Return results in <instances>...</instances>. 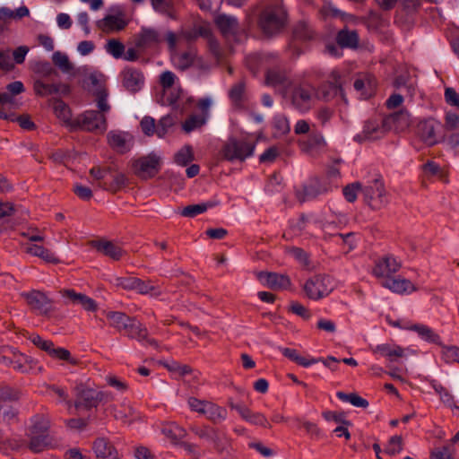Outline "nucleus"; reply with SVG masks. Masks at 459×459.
<instances>
[{
  "label": "nucleus",
  "instance_id": "34",
  "mask_svg": "<svg viewBox=\"0 0 459 459\" xmlns=\"http://www.w3.org/2000/svg\"><path fill=\"white\" fill-rule=\"evenodd\" d=\"M246 96V83L244 81H239L233 84L229 91V98L232 104L239 108L242 106Z\"/></svg>",
  "mask_w": 459,
  "mask_h": 459
},
{
  "label": "nucleus",
  "instance_id": "21",
  "mask_svg": "<svg viewBox=\"0 0 459 459\" xmlns=\"http://www.w3.org/2000/svg\"><path fill=\"white\" fill-rule=\"evenodd\" d=\"M385 125H387L389 131L394 129L395 131H403L411 125V115L407 110H400L394 112L385 117Z\"/></svg>",
  "mask_w": 459,
  "mask_h": 459
},
{
  "label": "nucleus",
  "instance_id": "57",
  "mask_svg": "<svg viewBox=\"0 0 459 459\" xmlns=\"http://www.w3.org/2000/svg\"><path fill=\"white\" fill-rule=\"evenodd\" d=\"M176 75L170 71H165L160 75V84L163 88L164 93L169 89L173 88L175 83Z\"/></svg>",
  "mask_w": 459,
  "mask_h": 459
},
{
  "label": "nucleus",
  "instance_id": "40",
  "mask_svg": "<svg viewBox=\"0 0 459 459\" xmlns=\"http://www.w3.org/2000/svg\"><path fill=\"white\" fill-rule=\"evenodd\" d=\"M108 319L118 331L126 330L133 318L121 312H109Z\"/></svg>",
  "mask_w": 459,
  "mask_h": 459
},
{
  "label": "nucleus",
  "instance_id": "47",
  "mask_svg": "<svg viewBox=\"0 0 459 459\" xmlns=\"http://www.w3.org/2000/svg\"><path fill=\"white\" fill-rule=\"evenodd\" d=\"M169 96L166 99V104L171 106L173 109L179 108V101L184 97V91L180 86L169 89Z\"/></svg>",
  "mask_w": 459,
  "mask_h": 459
},
{
  "label": "nucleus",
  "instance_id": "5",
  "mask_svg": "<svg viewBox=\"0 0 459 459\" xmlns=\"http://www.w3.org/2000/svg\"><path fill=\"white\" fill-rule=\"evenodd\" d=\"M290 104L300 113L309 111L316 99V90L310 84H298L290 91Z\"/></svg>",
  "mask_w": 459,
  "mask_h": 459
},
{
  "label": "nucleus",
  "instance_id": "16",
  "mask_svg": "<svg viewBox=\"0 0 459 459\" xmlns=\"http://www.w3.org/2000/svg\"><path fill=\"white\" fill-rule=\"evenodd\" d=\"M328 188L323 186L318 180L311 181L300 188H297L295 195L299 203H305L325 194Z\"/></svg>",
  "mask_w": 459,
  "mask_h": 459
},
{
  "label": "nucleus",
  "instance_id": "20",
  "mask_svg": "<svg viewBox=\"0 0 459 459\" xmlns=\"http://www.w3.org/2000/svg\"><path fill=\"white\" fill-rule=\"evenodd\" d=\"M260 279H264L265 285L274 290H288L291 281L285 274L260 271Z\"/></svg>",
  "mask_w": 459,
  "mask_h": 459
},
{
  "label": "nucleus",
  "instance_id": "51",
  "mask_svg": "<svg viewBox=\"0 0 459 459\" xmlns=\"http://www.w3.org/2000/svg\"><path fill=\"white\" fill-rule=\"evenodd\" d=\"M48 354L53 358L68 361L73 365L77 364V359L72 358L70 351L65 348H54L53 346Z\"/></svg>",
  "mask_w": 459,
  "mask_h": 459
},
{
  "label": "nucleus",
  "instance_id": "6",
  "mask_svg": "<svg viewBox=\"0 0 459 459\" xmlns=\"http://www.w3.org/2000/svg\"><path fill=\"white\" fill-rule=\"evenodd\" d=\"M161 164V157L156 152H152L147 155L134 160L132 168L134 173L138 178L147 180L154 178L160 172Z\"/></svg>",
  "mask_w": 459,
  "mask_h": 459
},
{
  "label": "nucleus",
  "instance_id": "38",
  "mask_svg": "<svg viewBox=\"0 0 459 459\" xmlns=\"http://www.w3.org/2000/svg\"><path fill=\"white\" fill-rule=\"evenodd\" d=\"M52 62L62 73L70 74L74 66L66 54L56 51L52 55Z\"/></svg>",
  "mask_w": 459,
  "mask_h": 459
},
{
  "label": "nucleus",
  "instance_id": "24",
  "mask_svg": "<svg viewBox=\"0 0 459 459\" xmlns=\"http://www.w3.org/2000/svg\"><path fill=\"white\" fill-rule=\"evenodd\" d=\"M57 442L51 435L30 434L29 448L34 453L54 447Z\"/></svg>",
  "mask_w": 459,
  "mask_h": 459
},
{
  "label": "nucleus",
  "instance_id": "63",
  "mask_svg": "<svg viewBox=\"0 0 459 459\" xmlns=\"http://www.w3.org/2000/svg\"><path fill=\"white\" fill-rule=\"evenodd\" d=\"M430 459H454L449 446H443L433 450L430 454Z\"/></svg>",
  "mask_w": 459,
  "mask_h": 459
},
{
  "label": "nucleus",
  "instance_id": "64",
  "mask_svg": "<svg viewBox=\"0 0 459 459\" xmlns=\"http://www.w3.org/2000/svg\"><path fill=\"white\" fill-rule=\"evenodd\" d=\"M163 433L172 441L176 442L185 436V430L178 426H171L163 429Z\"/></svg>",
  "mask_w": 459,
  "mask_h": 459
},
{
  "label": "nucleus",
  "instance_id": "32",
  "mask_svg": "<svg viewBox=\"0 0 459 459\" xmlns=\"http://www.w3.org/2000/svg\"><path fill=\"white\" fill-rule=\"evenodd\" d=\"M125 331L126 332L127 337L131 339H135L138 342L147 340V328L134 318L131 320L130 324Z\"/></svg>",
  "mask_w": 459,
  "mask_h": 459
},
{
  "label": "nucleus",
  "instance_id": "12",
  "mask_svg": "<svg viewBox=\"0 0 459 459\" xmlns=\"http://www.w3.org/2000/svg\"><path fill=\"white\" fill-rule=\"evenodd\" d=\"M388 131L385 117L369 119L365 122L362 132L355 136V140L359 142L377 140L384 137Z\"/></svg>",
  "mask_w": 459,
  "mask_h": 459
},
{
  "label": "nucleus",
  "instance_id": "17",
  "mask_svg": "<svg viewBox=\"0 0 459 459\" xmlns=\"http://www.w3.org/2000/svg\"><path fill=\"white\" fill-rule=\"evenodd\" d=\"M373 353L386 358L390 362L397 361L399 358L405 357L409 353H414L410 349H404L396 344L383 343L372 349Z\"/></svg>",
  "mask_w": 459,
  "mask_h": 459
},
{
  "label": "nucleus",
  "instance_id": "7",
  "mask_svg": "<svg viewBox=\"0 0 459 459\" xmlns=\"http://www.w3.org/2000/svg\"><path fill=\"white\" fill-rule=\"evenodd\" d=\"M108 394L85 386L82 384L75 387L74 407L77 410H91L96 408L101 402L107 401Z\"/></svg>",
  "mask_w": 459,
  "mask_h": 459
},
{
  "label": "nucleus",
  "instance_id": "26",
  "mask_svg": "<svg viewBox=\"0 0 459 459\" xmlns=\"http://www.w3.org/2000/svg\"><path fill=\"white\" fill-rule=\"evenodd\" d=\"M159 42V34L153 29H142L141 32L135 36L134 45L137 48H148Z\"/></svg>",
  "mask_w": 459,
  "mask_h": 459
},
{
  "label": "nucleus",
  "instance_id": "13",
  "mask_svg": "<svg viewBox=\"0 0 459 459\" xmlns=\"http://www.w3.org/2000/svg\"><path fill=\"white\" fill-rule=\"evenodd\" d=\"M22 297H24L30 307L39 315H48L52 311V301L42 291L31 290L23 293Z\"/></svg>",
  "mask_w": 459,
  "mask_h": 459
},
{
  "label": "nucleus",
  "instance_id": "30",
  "mask_svg": "<svg viewBox=\"0 0 459 459\" xmlns=\"http://www.w3.org/2000/svg\"><path fill=\"white\" fill-rule=\"evenodd\" d=\"M62 97L55 96L50 100V103L56 116L70 126V122H73L74 119L71 118V111L68 105L61 100Z\"/></svg>",
  "mask_w": 459,
  "mask_h": 459
},
{
  "label": "nucleus",
  "instance_id": "14",
  "mask_svg": "<svg viewBox=\"0 0 459 459\" xmlns=\"http://www.w3.org/2000/svg\"><path fill=\"white\" fill-rule=\"evenodd\" d=\"M316 36L313 25L306 19L296 22L291 27V42H308L315 40Z\"/></svg>",
  "mask_w": 459,
  "mask_h": 459
},
{
  "label": "nucleus",
  "instance_id": "36",
  "mask_svg": "<svg viewBox=\"0 0 459 459\" xmlns=\"http://www.w3.org/2000/svg\"><path fill=\"white\" fill-rule=\"evenodd\" d=\"M195 56L196 52L193 48H190L183 53L178 54L174 56L175 65L177 66L178 69L185 71L193 65Z\"/></svg>",
  "mask_w": 459,
  "mask_h": 459
},
{
  "label": "nucleus",
  "instance_id": "37",
  "mask_svg": "<svg viewBox=\"0 0 459 459\" xmlns=\"http://www.w3.org/2000/svg\"><path fill=\"white\" fill-rule=\"evenodd\" d=\"M50 420L44 415H35L32 418L30 434L49 435Z\"/></svg>",
  "mask_w": 459,
  "mask_h": 459
},
{
  "label": "nucleus",
  "instance_id": "59",
  "mask_svg": "<svg viewBox=\"0 0 459 459\" xmlns=\"http://www.w3.org/2000/svg\"><path fill=\"white\" fill-rule=\"evenodd\" d=\"M29 339L35 346H37L38 348H39L40 350H42L48 353L49 352L51 348L54 346L53 342L48 341V340H43L39 334H32L29 337Z\"/></svg>",
  "mask_w": 459,
  "mask_h": 459
},
{
  "label": "nucleus",
  "instance_id": "2",
  "mask_svg": "<svg viewBox=\"0 0 459 459\" xmlns=\"http://www.w3.org/2000/svg\"><path fill=\"white\" fill-rule=\"evenodd\" d=\"M288 24V13L281 4L266 6L260 13V39H270L281 34Z\"/></svg>",
  "mask_w": 459,
  "mask_h": 459
},
{
  "label": "nucleus",
  "instance_id": "62",
  "mask_svg": "<svg viewBox=\"0 0 459 459\" xmlns=\"http://www.w3.org/2000/svg\"><path fill=\"white\" fill-rule=\"evenodd\" d=\"M144 134L151 136L156 133L155 120L151 117H144L140 123Z\"/></svg>",
  "mask_w": 459,
  "mask_h": 459
},
{
  "label": "nucleus",
  "instance_id": "52",
  "mask_svg": "<svg viewBox=\"0 0 459 459\" xmlns=\"http://www.w3.org/2000/svg\"><path fill=\"white\" fill-rule=\"evenodd\" d=\"M273 127L278 134H285L290 129L289 120L283 115H276L273 117Z\"/></svg>",
  "mask_w": 459,
  "mask_h": 459
},
{
  "label": "nucleus",
  "instance_id": "33",
  "mask_svg": "<svg viewBox=\"0 0 459 459\" xmlns=\"http://www.w3.org/2000/svg\"><path fill=\"white\" fill-rule=\"evenodd\" d=\"M431 385L435 392L439 395L441 402L446 406L451 409L459 410V406H457L455 403V396L447 388L443 386L441 384L437 383L436 381H433Z\"/></svg>",
  "mask_w": 459,
  "mask_h": 459
},
{
  "label": "nucleus",
  "instance_id": "3",
  "mask_svg": "<svg viewBox=\"0 0 459 459\" xmlns=\"http://www.w3.org/2000/svg\"><path fill=\"white\" fill-rule=\"evenodd\" d=\"M344 83L341 73L338 70H333L328 76V80L317 88L316 98L325 101H331L340 96L343 104L348 105V100L343 90Z\"/></svg>",
  "mask_w": 459,
  "mask_h": 459
},
{
  "label": "nucleus",
  "instance_id": "61",
  "mask_svg": "<svg viewBox=\"0 0 459 459\" xmlns=\"http://www.w3.org/2000/svg\"><path fill=\"white\" fill-rule=\"evenodd\" d=\"M111 411L115 419L121 421H126L132 415V409L129 406H112Z\"/></svg>",
  "mask_w": 459,
  "mask_h": 459
},
{
  "label": "nucleus",
  "instance_id": "50",
  "mask_svg": "<svg viewBox=\"0 0 459 459\" xmlns=\"http://www.w3.org/2000/svg\"><path fill=\"white\" fill-rule=\"evenodd\" d=\"M134 290L143 295L152 292V295L155 297L160 296L161 293L155 286L152 285L149 281H144L140 278L137 279Z\"/></svg>",
  "mask_w": 459,
  "mask_h": 459
},
{
  "label": "nucleus",
  "instance_id": "4",
  "mask_svg": "<svg viewBox=\"0 0 459 459\" xmlns=\"http://www.w3.org/2000/svg\"><path fill=\"white\" fill-rule=\"evenodd\" d=\"M72 130L104 133L107 130V119L104 114L97 110H87L70 122Z\"/></svg>",
  "mask_w": 459,
  "mask_h": 459
},
{
  "label": "nucleus",
  "instance_id": "54",
  "mask_svg": "<svg viewBox=\"0 0 459 459\" xmlns=\"http://www.w3.org/2000/svg\"><path fill=\"white\" fill-rule=\"evenodd\" d=\"M442 357L446 363H459V348L456 346H444Z\"/></svg>",
  "mask_w": 459,
  "mask_h": 459
},
{
  "label": "nucleus",
  "instance_id": "45",
  "mask_svg": "<svg viewBox=\"0 0 459 459\" xmlns=\"http://www.w3.org/2000/svg\"><path fill=\"white\" fill-rule=\"evenodd\" d=\"M105 49L114 58L118 59L122 57L125 53V45L118 39H111L108 40Z\"/></svg>",
  "mask_w": 459,
  "mask_h": 459
},
{
  "label": "nucleus",
  "instance_id": "39",
  "mask_svg": "<svg viewBox=\"0 0 459 459\" xmlns=\"http://www.w3.org/2000/svg\"><path fill=\"white\" fill-rule=\"evenodd\" d=\"M216 204L214 202H207L197 204L187 205L183 208L180 214L184 217L194 218L207 211L208 208L213 207Z\"/></svg>",
  "mask_w": 459,
  "mask_h": 459
},
{
  "label": "nucleus",
  "instance_id": "28",
  "mask_svg": "<svg viewBox=\"0 0 459 459\" xmlns=\"http://www.w3.org/2000/svg\"><path fill=\"white\" fill-rule=\"evenodd\" d=\"M97 26L103 31L108 32L123 30L126 26V22L119 16L108 14L98 21Z\"/></svg>",
  "mask_w": 459,
  "mask_h": 459
},
{
  "label": "nucleus",
  "instance_id": "8",
  "mask_svg": "<svg viewBox=\"0 0 459 459\" xmlns=\"http://www.w3.org/2000/svg\"><path fill=\"white\" fill-rule=\"evenodd\" d=\"M365 202L373 210L385 207L387 203L386 191L381 177L374 178L361 189Z\"/></svg>",
  "mask_w": 459,
  "mask_h": 459
},
{
  "label": "nucleus",
  "instance_id": "49",
  "mask_svg": "<svg viewBox=\"0 0 459 459\" xmlns=\"http://www.w3.org/2000/svg\"><path fill=\"white\" fill-rule=\"evenodd\" d=\"M94 95L96 96L97 107L99 108V112L105 113L109 111L110 106L107 102L108 91L105 88L96 89L94 91Z\"/></svg>",
  "mask_w": 459,
  "mask_h": 459
},
{
  "label": "nucleus",
  "instance_id": "23",
  "mask_svg": "<svg viewBox=\"0 0 459 459\" xmlns=\"http://www.w3.org/2000/svg\"><path fill=\"white\" fill-rule=\"evenodd\" d=\"M91 244L97 251L104 254L115 261L120 260L125 254V251L120 247L108 240L92 241Z\"/></svg>",
  "mask_w": 459,
  "mask_h": 459
},
{
  "label": "nucleus",
  "instance_id": "9",
  "mask_svg": "<svg viewBox=\"0 0 459 459\" xmlns=\"http://www.w3.org/2000/svg\"><path fill=\"white\" fill-rule=\"evenodd\" d=\"M307 298L318 300L328 296L334 289V283L328 275L318 274L309 278L304 284Z\"/></svg>",
  "mask_w": 459,
  "mask_h": 459
},
{
  "label": "nucleus",
  "instance_id": "10",
  "mask_svg": "<svg viewBox=\"0 0 459 459\" xmlns=\"http://www.w3.org/2000/svg\"><path fill=\"white\" fill-rule=\"evenodd\" d=\"M255 150V144L248 143L245 141H238L230 138L223 147V156L228 160H243L247 157L252 155Z\"/></svg>",
  "mask_w": 459,
  "mask_h": 459
},
{
  "label": "nucleus",
  "instance_id": "35",
  "mask_svg": "<svg viewBox=\"0 0 459 459\" xmlns=\"http://www.w3.org/2000/svg\"><path fill=\"white\" fill-rule=\"evenodd\" d=\"M281 353L287 357L289 359L296 362L297 364L302 366V367H309L313 364H316L319 362V359L311 358H305L299 354L298 351L295 349L290 348H281Z\"/></svg>",
  "mask_w": 459,
  "mask_h": 459
},
{
  "label": "nucleus",
  "instance_id": "31",
  "mask_svg": "<svg viewBox=\"0 0 459 459\" xmlns=\"http://www.w3.org/2000/svg\"><path fill=\"white\" fill-rule=\"evenodd\" d=\"M406 328L411 331L416 332L422 340L428 342L441 344L440 336L428 325L415 324Z\"/></svg>",
  "mask_w": 459,
  "mask_h": 459
},
{
  "label": "nucleus",
  "instance_id": "42",
  "mask_svg": "<svg viewBox=\"0 0 459 459\" xmlns=\"http://www.w3.org/2000/svg\"><path fill=\"white\" fill-rule=\"evenodd\" d=\"M204 415H206V417L213 422H217L225 419L226 410L208 402Z\"/></svg>",
  "mask_w": 459,
  "mask_h": 459
},
{
  "label": "nucleus",
  "instance_id": "55",
  "mask_svg": "<svg viewBox=\"0 0 459 459\" xmlns=\"http://www.w3.org/2000/svg\"><path fill=\"white\" fill-rule=\"evenodd\" d=\"M174 124V119L172 117H170L169 115H167L163 117H161L160 120H159V123L158 125L156 126V134L160 137V138H162L165 136V134H167L168 132V129L169 127H171Z\"/></svg>",
  "mask_w": 459,
  "mask_h": 459
},
{
  "label": "nucleus",
  "instance_id": "22",
  "mask_svg": "<svg viewBox=\"0 0 459 459\" xmlns=\"http://www.w3.org/2000/svg\"><path fill=\"white\" fill-rule=\"evenodd\" d=\"M93 450L97 459H118L117 450L113 445L104 437H99L94 441Z\"/></svg>",
  "mask_w": 459,
  "mask_h": 459
},
{
  "label": "nucleus",
  "instance_id": "19",
  "mask_svg": "<svg viewBox=\"0 0 459 459\" xmlns=\"http://www.w3.org/2000/svg\"><path fill=\"white\" fill-rule=\"evenodd\" d=\"M440 124L433 119H425L418 125V134L420 139L428 145H434L437 143L436 131L439 127Z\"/></svg>",
  "mask_w": 459,
  "mask_h": 459
},
{
  "label": "nucleus",
  "instance_id": "27",
  "mask_svg": "<svg viewBox=\"0 0 459 459\" xmlns=\"http://www.w3.org/2000/svg\"><path fill=\"white\" fill-rule=\"evenodd\" d=\"M288 81V76L284 69L273 67L268 69L264 75V84L271 87L284 85Z\"/></svg>",
  "mask_w": 459,
  "mask_h": 459
},
{
  "label": "nucleus",
  "instance_id": "56",
  "mask_svg": "<svg viewBox=\"0 0 459 459\" xmlns=\"http://www.w3.org/2000/svg\"><path fill=\"white\" fill-rule=\"evenodd\" d=\"M361 189H363L361 184L359 182H356V183L347 185L342 189V194L348 202L353 203L357 199L358 191L361 190Z\"/></svg>",
  "mask_w": 459,
  "mask_h": 459
},
{
  "label": "nucleus",
  "instance_id": "43",
  "mask_svg": "<svg viewBox=\"0 0 459 459\" xmlns=\"http://www.w3.org/2000/svg\"><path fill=\"white\" fill-rule=\"evenodd\" d=\"M336 396L340 400L348 402L355 407L367 408L368 406V402L355 393L346 394L343 392H338Z\"/></svg>",
  "mask_w": 459,
  "mask_h": 459
},
{
  "label": "nucleus",
  "instance_id": "1",
  "mask_svg": "<svg viewBox=\"0 0 459 459\" xmlns=\"http://www.w3.org/2000/svg\"><path fill=\"white\" fill-rule=\"evenodd\" d=\"M32 71L35 74L33 79V91L39 97L48 96H68L71 93V86L55 78L59 77V73L46 60H39L33 64Z\"/></svg>",
  "mask_w": 459,
  "mask_h": 459
},
{
  "label": "nucleus",
  "instance_id": "29",
  "mask_svg": "<svg viewBox=\"0 0 459 459\" xmlns=\"http://www.w3.org/2000/svg\"><path fill=\"white\" fill-rule=\"evenodd\" d=\"M336 42L341 48H357L359 35L356 30L343 29L337 33Z\"/></svg>",
  "mask_w": 459,
  "mask_h": 459
},
{
  "label": "nucleus",
  "instance_id": "11",
  "mask_svg": "<svg viewBox=\"0 0 459 459\" xmlns=\"http://www.w3.org/2000/svg\"><path fill=\"white\" fill-rule=\"evenodd\" d=\"M402 267V264L393 255H385L375 262L372 274L382 281L392 277Z\"/></svg>",
  "mask_w": 459,
  "mask_h": 459
},
{
  "label": "nucleus",
  "instance_id": "58",
  "mask_svg": "<svg viewBox=\"0 0 459 459\" xmlns=\"http://www.w3.org/2000/svg\"><path fill=\"white\" fill-rule=\"evenodd\" d=\"M288 253L299 264L303 265H307L309 264L308 255L302 248L293 247L289 248Z\"/></svg>",
  "mask_w": 459,
  "mask_h": 459
},
{
  "label": "nucleus",
  "instance_id": "46",
  "mask_svg": "<svg viewBox=\"0 0 459 459\" xmlns=\"http://www.w3.org/2000/svg\"><path fill=\"white\" fill-rule=\"evenodd\" d=\"M194 160V154L190 146L181 148L174 156V161L180 166H186Z\"/></svg>",
  "mask_w": 459,
  "mask_h": 459
},
{
  "label": "nucleus",
  "instance_id": "60",
  "mask_svg": "<svg viewBox=\"0 0 459 459\" xmlns=\"http://www.w3.org/2000/svg\"><path fill=\"white\" fill-rule=\"evenodd\" d=\"M137 277H118L116 279V285L126 290H134Z\"/></svg>",
  "mask_w": 459,
  "mask_h": 459
},
{
  "label": "nucleus",
  "instance_id": "15",
  "mask_svg": "<svg viewBox=\"0 0 459 459\" xmlns=\"http://www.w3.org/2000/svg\"><path fill=\"white\" fill-rule=\"evenodd\" d=\"M121 77L123 86L131 93L139 91L144 82L143 73L133 67H126L121 73Z\"/></svg>",
  "mask_w": 459,
  "mask_h": 459
},
{
  "label": "nucleus",
  "instance_id": "18",
  "mask_svg": "<svg viewBox=\"0 0 459 459\" xmlns=\"http://www.w3.org/2000/svg\"><path fill=\"white\" fill-rule=\"evenodd\" d=\"M381 285L394 293L403 295L417 290L416 286L410 281L402 277H390L381 281Z\"/></svg>",
  "mask_w": 459,
  "mask_h": 459
},
{
  "label": "nucleus",
  "instance_id": "48",
  "mask_svg": "<svg viewBox=\"0 0 459 459\" xmlns=\"http://www.w3.org/2000/svg\"><path fill=\"white\" fill-rule=\"evenodd\" d=\"M403 443L401 436L395 435L390 437L385 448V452L390 455H395L403 450Z\"/></svg>",
  "mask_w": 459,
  "mask_h": 459
},
{
  "label": "nucleus",
  "instance_id": "53",
  "mask_svg": "<svg viewBox=\"0 0 459 459\" xmlns=\"http://www.w3.org/2000/svg\"><path fill=\"white\" fill-rule=\"evenodd\" d=\"M127 184V178L124 173L117 172L113 177V182L109 185L108 187L103 186L101 183H100V186L104 189H108L112 192H117L123 186H125Z\"/></svg>",
  "mask_w": 459,
  "mask_h": 459
},
{
  "label": "nucleus",
  "instance_id": "41",
  "mask_svg": "<svg viewBox=\"0 0 459 459\" xmlns=\"http://www.w3.org/2000/svg\"><path fill=\"white\" fill-rule=\"evenodd\" d=\"M108 141L111 148L121 153L128 151V148L126 147V140L122 133H117L113 131L109 132L108 134Z\"/></svg>",
  "mask_w": 459,
  "mask_h": 459
},
{
  "label": "nucleus",
  "instance_id": "25",
  "mask_svg": "<svg viewBox=\"0 0 459 459\" xmlns=\"http://www.w3.org/2000/svg\"><path fill=\"white\" fill-rule=\"evenodd\" d=\"M214 22L221 34L225 37L235 34L238 28V20L233 16L224 13L217 15Z\"/></svg>",
  "mask_w": 459,
  "mask_h": 459
},
{
  "label": "nucleus",
  "instance_id": "44",
  "mask_svg": "<svg viewBox=\"0 0 459 459\" xmlns=\"http://www.w3.org/2000/svg\"><path fill=\"white\" fill-rule=\"evenodd\" d=\"M206 122V117L201 115H191L183 124L182 128L186 133H190L200 128Z\"/></svg>",
  "mask_w": 459,
  "mask_h": 459
}]
</instances>
